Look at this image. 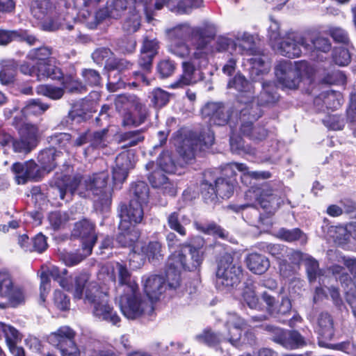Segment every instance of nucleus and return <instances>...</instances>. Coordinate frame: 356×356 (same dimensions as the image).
<instances>
[{"label":"nucleus","instance_id":"a19ab883","mask_svg":"<svg viewBox=\"0 0 356 356\" xmlns=\"http://www.w3.org/2000/svg\"><path fill=\"white\" fill-rule=\"evenodd\" d=\"M108 129H103L92 133L90 132V145L86 148V152H90L97 149H102L107 146Z\"/></svg>","mask_w":356,"mask_h":356},{"label":"nucleus","instance_id":"4468645a","mask_svg":"<svg viewBox=\"0 0 356 356\" xmlns=\"http://www.w3.org/2000/svg\"><path fill=\"white\" fill-rule=\"evenodd\" d=\"M265 330L272 334V340L288 349H296L305 344L302 336L296 330H284L271 325H265Z\"/></svg>","mask_w":356,"mask_h":356},{"label":"nucleus","instance_id":"e433bc0d","mask_svg":"<svg viewBox=\"0 0 356 356\" xmlns=\"http://www.w3.org/2000/svg\"><path fill=\"white\" fill-rule=\"evenodd\" d=\"M154 58V56H153L140 51V55L138 59V65L141 71L134 72V75L137 79L141 80L146 85H149V81L147 79L145 74L151 72Z\"/></svg>","mask_w":356,"mask_h":356},{"label":"nucleus","instance_id":"69168bd1","mask_svg":"<svg viewBox=\"0 0 356 356\" xmlns=\"http://www.w3.org/2000/svg\"><path fill=\"white\" fill-rule=\"evenodd\" d=\"M346 79L342 72L331 69L324 73L322 82L326 84H343L346 82Z\"/></svg>","mask_w":356,"mask_h":356},{"label":"nucleus","instance_id":"4be33fe9","mask_svg":"<svg viewBox=\"0 0 356 356\" xmlns=\"http://www.w3.org/2000/svg\"><path fill=\"white\" fill-rule=\"evenodd\" d=\"M257 201L263 209L270 214L274 213L283 202L277 192L269 187L262 188Z\"/></svg>","mask_w":356,"mask_h":356},{"label":"nucleus","instance_id":"338daca9","mask_svg":"<svg viewBox=\"0 0 356 356\" xmlns=\"http://www.w3.org/2000/svg\"><path fill=\"white\" fill-rule=\"evenodd\" d=\"M201 194L207 203L213 202L218 199V193L215 185L204 180L200 185Z\"/></svg>","mask_w":356,"mask_h":356},{"label":"nucleus","instance_id":"7ed1b4c3","mask_svg":"<svg viewBox=\"0 0 356 356\" xmlns=\"http://www.w3.org/2000/svg\"><path fill=\"white\" fill-rule=\"evenodd\" d=\"M84 300L86 303L91 305L95 316L119 326L121 320L120 316L108 304L107 294L100 291L96 283H90L87 286Z\"/></svg>","mask_w":356,"mask_h":356},{"label":"nucleus","instance_id":"f257e3e1","mask_svg":"<svg viewBox=\"0 0 356 356\" xmlns=\"http://www.w3.org/2000/svg\"><path fill=\"white\" fill-rule=\"evenodd\" d=\"M89 185L88 177L83 181L82 176L79 174L67 175L56 173L49 182L48 194H52L55 195L54 198L58 197L60 200H64L67 191L71 195L78 194L82 197H92Z\"/></svg>","mask_w":356,"mask_h":356},{"label":"nucleus","instance_id":"1a4fd4ad","mask_svg":"<svg viewBox=\"0 0 356 356\" xmlns=\"http://www.w3.org/2000/svg\"><path fill=\"white\" fill-rule=\"evenodd\" d=\"M89 186L92 196L96 204H99L101 209L107 208L111 202L112 190L107 185L108 175L106 172L94 173L88 176Z\"/></svg>","mask_w":356,"mask_h":356},{"label":"nucleus","instance_id":"680f3d73","mask_svg":"<svg viewBox=\"0 0 356 356\" xmlns=\"http://www.w3.org/2000/svg\"><path fill=\"white\" fill-rule=\"evenodd\" d=\"M242 298L243 302L250 309H257L260 307L259 300L256 294L254 287L253 286H246L244 288L242 293Z\"/></svg>","mask_w":356,"mask_h":356},{"label":"nucleus","instance_id":"864d4df0","mask_svg":"<svg viewBox=\"0 0 356 356\" xmlns=\"http://www.w3.org/2000/svg\"><path fill=\"white\" fill-rule=\"evenodd\" d=\"M92 58L97 65H105V67L108 69V63L113 60V53L108 48L100 47L92 54Z\"/></svg>","mask_w":356,"mask_h":356},{"label":"nucleus","instance_id":"20e7f679","mask_svg":"<svg viewBox=\"0 0 356 356\" xmlns=\"http://www.w3.org/2000/svg\"><path fill=\"white\" fill-rule=\"evenodd\" d=\"M115 300L119 305L122 314L128 319L134 320L145 315L151 316L154 312L152 302L142 297L139 289L118 294Z\"/></svg>","mask_w":356,"mask_h":356},{"label":"nucleus","instance_id":"f704fd0d","mask_svg":"<svg viewBox=\"0 0 356 356\" xmlns=\"http://www.w3.org/2000/svg\"><path fill=\"white\" fill-rule=\"evenodd\" d=\"M181 212L178 211L172 212L167 218L168 225L169 227L177 232L179 235L184 236L186 235V230L184 225L181 224H188L190 220L185 216H181V221H180Z\"/></svg>","mask_w":356,"mask_h":356},{"label":"nucleus","instance_id":"2eb2a0df","mask_svg":"<svg viewBox=\"0 0 356 356\" xmlns=\"http://www.w3.org/2000/svg\"><path fill=\"white\" fill-rule=\"evenodd\" d=\"M72 234L81 239L82 248L86 250V254H90L97 238L95 225L87 219H83L75 223Z\"/></svg>","mask_w":356,"mask_h":356},{"label":"nucleus","instance_id":"c9c22d12","mask_svg":"<svg viewBox=\"0 0 356 356\" xmlns=\"http://www.w3.org/2000/svg\"><path fill=\"white\" fill-rule=\"evenodd\" d=\"M192 31L189 24L184 23L167 29L165 33L170 41H184L188 36L192 38Z\"/></svg>","mask_w":356,"mask_h":356},{"label":"nucleus","instance_id":"58836bf2","mask_svg":"<svg viewBox=\"0 0 356 356\" xmlns=\"http://www.w3.org/2000/svg\"><path fill=\"white\" fill-rule=\"evenodd\" d=\"M38 80L49 78L53 80H60L63 77L61 70L53 65L48 63H39L38 66Z\"/></svg>","mask_w":356,"mask_h":356},{"label":"nucleus","instance_id":"4d7b16f0","mask_svg":"<svg viewBox=\"0 0 356 356\" xmlns=\"http://www.w3.org/2000/svg\"><path fill=\"white\" fill-rule=\"evenodd\" d=\"M62 83L64 90H66L70 93L78 94L86 92V86L72 76L64 77Z\"/></svg>","mask_w":356,"mask_h":356},{"label":"nucleus","instance_id":"0eeeda50","mask_svg":"<svg viewBox=\"0 0 356 356\" xmlns=\"http://www.w3.org/2000/svg\"><path fill=\"white\" fill-rule=\"evenodd\" d=\"M214 142V134L210 129L200 135L190 133L177 144V152L186 163L195 159L197 151H202L210 147Z\"/></svg>","mask_w":356,"mask_h":356},{"label":"nucleus","instance_id":"dca6fc26","mask_svg":"<svg viewBox=\"0 0 356 356\" xmlns=\"http://www.w3.org/2000/svg\"><path fill=\"white\" fill-rule=\"evenodd\" d=\"M19 138L13 141V149L16 152L27 154L35 147L37 142V128L26 124L19 129Z\"/></svg>","mask_w":356,"mask_h":356},{"label":"nucleus","instance_id":"79ce46f5","mask_svg":"<svg viewBox=\"0 0 356 356\" xmlns=\"http://www.w3.org/2000/svg\"><path fill=\"white\" fill-rule=\"evenodd\" d=\"M164 249L159 241H152L142 248V252L146 255L149 261L153 262L163 259Z\"/></svg>","mask_w":356,"mask_h":356},{"label":"nucleus","instance_id":"ea45409f","mask_svg":"<svg viewBox=\"0 0 356 356\" xmlns=\"http://www.w3.org/2000/svg\"><path fill=\"white\" fill-rule=\"evenodd\" d=\"M277 236L282 241L290 243L300 241L302 244H305L307 241L305 234L299 228L291 229L281 228L277 231Z\"/></svg>","mask_w":356,"mask_h":356},{"label":"nucleus","instance_id":"9b49d317","mask_svg":"<svg viewBox=\"0 0 356 356\" xmlns=\"http://www.w3.org/2000/svg\"><path fill=\"white\" fill-rule=\"evenodd\" d=\"M127 5V0H108L106 7L99 9L94 15L86 19V26L90 29H94L106 17H120L124 11L129 10Z\"/></svg>","mask_w":356,"mask_h":356},{"label":"nucleus","instance_id":"de8ad7c7","mask_svg":"<svg viewBox=\"0 0 356 356\" xmlns=\"http://www.w3.org/2000/svg\"><path fill=\"white\" fill-rule=\"evenodd\" d=\"M143 140L144 136L139 130L124 132L118 136V143H123V148L136 146Z\"/></svg>","mask_w":356,"mask_h":356},{"label":"nucleus","instance_id":"a18cd8bd","mask_svg":"<svg viewBox=\"0 0 356 356\" xmlns=\"http://www.w3.org/2000/svg\"><path fill=\"white\" fill-rule=\"evenodd\" d=\"M132 195L131 200H136L140 204H146L149 199V187L147 184L142 181H136L132 184L131 188Z\"/></svg>","mask_w":356,"mask_h":356},{"label":"nucleus","instance_id":"b1692460","mask_svg":"<svg viewBox=\"0 0 356 356\" xmlns=\"http://www.w3.org/2000/svg\"><path fill=\"white\" fill-rule=\"evenodd\" d=\"M115 270L117 271L118 284L116 287V295L131 292L134 289H138V286L135 280L131 277L130 272L126 266L117 262Z\"/></svg>","mask_w":356,"mask_h":356},{"label":"nucleus","instance_id":"13d9d810","mask_svg":"<svg viewBox=\"0 0 356 356\" xmlns=\"http://www.w3.org/2000/svg\"><path fill=\"white\" fill-rule=\"evenodd\" d=\"M193 45L195 48V51L188 61L196 63L201 67L203 63H207V54L204 51V49L207 45V41H197Z\"/></svg>","mask_w":356,"mask_h":356},{"label":"nucleus","instance_id":"052dcab7","mask_svg":"<svg viewBox=\"0 0 356 356\" xmlns=\"http://www.w3.org/2000/svg\"><path fill=\"white\" fill-rule=\"evenodd\" d=\"M158 165L163 172L167 173H175L177 170L176 163L168 151H165L160 154Z\"/></svg>","mask_w":356,"mask_h":356},{"label":"nucleus","instance_id":"f8f14e48","mask_svg":"<svg viewBox=\"0 0 356 356\" xmlns=\"http://www.w3.org/2000/svg\"><path fill=\"white\" fill-rule=\"evenodd\" d=\"M143 205L136 200H131L129 204L121 203L119 205L120 229L133 228L136 225L142 222L144 216Z\"/></svg>","mask_w":356,"mask_h":356},{"label":"nucleus","instance_id":"393cba45","mask_svg":"<svg viewBox=\"0 0 356 356\" xmlns=\"http://www.w3.org/2000/svg\"><path fill=\"white\" fill-rule=\"evenodd\" d=\"M227 88L234 89L238 92V102L241 99H251L254 94L252 84L241 74H236L233 79L229 80Z\"/></svg>","mask_w":356,"mask_h":356},{"label":"nucleus","instance_id":"6e6552de","mask_svg":"<svg viewBox=\"0 0 356 356\" xmlns=\"http://www.w3.org/2000/svg\"><path fill=\"white\" fill-rule=\"evenodd\" d=\"M307 65L305 62H292L282 60L275 67L277 80L283 87L289 89H296L306 72Z\"/></svg>","mask_w":356,"mask_h":356},{"label":"nucleus","instance_id":"f3484780","mask_svg":"<svg viewBox=\"0 0 356 356\" xmlns=\"http://www.w3.org/2000/svg\"><path fill=\"white\" fill-rule=\"evenodd\" d=\"M181 68L182 74L170 85L172 88L194 85L203 79V73L197 64L193 63L191 61H184L181 63Z\"/></svg>","mask_w":356,"mask_h":356},{"label":"nucleus","instance_id":"c756f323","mask_svg":"<svg viewBox=\"0 0 356 356\" xmlns=\"http://www.w3.org/2000/svg\"><path fill=\"white\" fill-rule=\"evenodd\" d=\"M34 163H15L12 166V170L15 174V179L19 184H25L29 179L34 177V172L36 170Z\"/></svg>","mask_w":356,"mask_h":356},{"label":"nucleus","instance_id":"37998d69","mask_svg":"<svg viewBox=\"0 0 356 356\" xmlns=\"http://www.w3.org/2000/svg\"><path fill=\"white\" fill-rule=\"evenodd\" d=\"M217 30L215 24L204 22L202 26L193 27L192 38H197V41H207V38H213Z\"/></svg>","mask_w":356,"mask_h":356},{"label":"nucleus","instance_id":"2f4dec72","mask_svg":"<svg viewBox=\"0 0 356 356\" xmlns=\"http://www.w3.org/2000/svg\"><path fill=\"white\" fill-rule=\"evenodd\" d=\"M62 156V152L55 148H48L42 150L38 155V161L42 168L48 172L52 170Z\"/></svg>","mask_w":356,"mask_h":356},{"label":"nucleus","instance_id":"3c124183","mask_svg":"<svg viewBox=\"0 0 356 356\" xmlns=\"http://www.w3.org/2000/svg\"><path fill=\"white\" fill-rule=\"evenodd\" d=\"M329 271L341 283L343 289L353 285L352 278L344 267L338 264H333L329 268Z\"/></svg>","mask_w":356,"mask_h":356},{"label":"nucleus","instance_id":"39448f33","mask_svg":"<svg viewBox=\"0 0 356 356\" xmlns=\"http://www.w3.org/2000/svg\"><path fill=\"white\" fill-rule=\"evenodd\" d=\"M235 170L243 173L244 175H250L253 178H268L270 173L268 172H249L246 165L240 163H230L227 164L222 170L223 174L228 178L219 177L215 180V187L218 195L222 199L229 198L234 193L235 179L234 177L236 175Z\"/></svg>","mask_w":356,"mask_h":356},{"label":"nucleus","instance_id":"c03bdc74","mask_svg":"<svg viewBox=\"0 0 356 356\" xmlns=\"http://www.w3.org/2000/svg\"><path fill=\"white\" fill-rule=\"evenodd\" d=\"M49 108V104L42 102L38 99H33L27 102L22 109V113L26 117L39 115L44 113Z\"/></svg>","mask_w":356,"mask_h":356},{"label":"nucleus","instance_id":"a878e982","mask_svg":"<svg viewBox=\"0 0 356 356\" xmlns=\"http://www.w3.org/2000/svg\"><path fill=\"white\" fill-rule=\"evenodd\" d=\"M165 289V280L162 276L151 275L145 280L144 290L152 302L156 300Z\"/></svg>","mask_w":356,"mask_h":356},{"label":"nucleus","instance_id":"8fccbe9b","mask_svg":"<svg viewBox=\"0 0 356 356\" xmlns=\"http://www.w3.org/2000/svg\"><path fill=\"white\" fill-rule=\"evenodd\" d=\"M120 233L116 242L122 247H130L138 240V233L133 228L122 229L119 227Z\"/></svg>","mask_w":356,"mask_h":356},{"label":"nucleus","instance_id":"603ef678","mask_svg":"<svg viewBox=\"0 0 356 356\" xmlns=\"http://www.w3.org/2000/svg\"><path fill=\"white\" fill-rule=\"evenodd\" d=\"M38 95L47 97L51 99L57 100L62 98L65 90L63 88L56 87L51 85H40L36 88Z\"/></svg>","mask_w":356,"mask_h":356},{"label":"nucleus","instance_id":"ddd939ff","mask_svg":"<svg viewBox=\"0 0 356 356\" xmlns=\"http://www.w3.org/2000/svg\"><path fill=\"white\" fill-rule=\"evenodd\" d=\"M301 47L305 50H309L312 48V44L307 42L302 35L291 33L283 38L275 49L284 56L293 58L301 55Z\"/></svg>","mask_w":356,"mask_h":356},{"label":"nucleus","instance_id":"0e129e2a","mask_svg":"<svg viewBox=\"0 0 356 356\" xmlns=\"http://www.w3.org/2000/svg\"><path fill=\"white\" fill-rule=\"evenodd\" d=\"M175 70L176 63L170 59H163L156 65L157 73L161 79L171 76Z\"/></svg>","mask_w":356,"mask_h":356},{"label":"nucleus","instance_id":"cd10ccee","mask_svg":"<svg viewBox=\"0 0 356 356\" xmlns=\"http://www.w3.org/2000/svg\"><path fill=\"white\" fill-rule=\"evenodd\" d=\"M239 130L241 134L254 142L262 141L268 136V131L263 127L254 125L252 122H245L240 124Z\"/></svg>","mask_w":356,"mask_h":356},{"label":"nucleus","instance_id":"aec40b11","mask_svg":"<svg viewBox=\"0 0 356 356\" xmlns=\"http://www.w3.org/2000/svg\"><path fill=\"white\" fill-rule=\"evenodd\" d=\"M132 63L125 59H118L113 58V60L108 63V70H112L108 74V82L107 83V89L111 92H115L117 90L124 87L125 83L121 80L120 76L115 79V74L118 72H122L131 67Z\"/></svg>","mask_w":356,"mask_h":356},{"label":"nucleus","instance_id":"c85d7f7f","mask_svg":"<svg viewBox=\"0 0 356 356\" xmlns=\"http://www.w3.org/2000/svg\"><path fill=\"white\" fill-rule=\"evenodd\" d=\"M190 259L183 253H179L175 257L176 261L184 269L192 271L200 266L203 260L202 252L189 249Z\"/></svg>","mask_w":356,"mask_h":356},{"label":"nucleus","instance_id":"4c0bfd02","mask_svg":"<svg viewBox=\"0 0 356 356\" xmlns=\"http://www.w3.org/2000/svg\"><path fill=\"white\" fill-rule=\"evenodd\" d=\"M143 14H144V13L142 11L129 9L127 15L122 24L123 30L128 33L136 32L140 26L141 17Z\"/></svg>","mask_w":356,"mask_h":356},{"label":"nucleus","instance_id":"6ab92c4d","mask_svg":"<svg viewBox=\"0 0 356 356\" xmlns=\"http://www.w3.org/2000/svg\"><path fill=\"white\" fill-rule=\"evenodd\" d=\"M76 332L69 326H62L48 337V341L59 349L60 351L76 345L74 337Z\"/></svg>","mask_w":356,"mask_h":356},{"label":"nucleus","instance_id":"6e6d98bb","mask_svg":"<svg viewBox=\"0 0 356 356\" xmlns=\"http://www.w3.org/2000/svg\"><path fill=\"white\" fill-rule=\"evenodd\" d=\"M230 148L233 153L237 154H254V149L244 145V142L240 136H234V129L232 131L230 136Z\"/></svg>","mask_w":356,"mask_h":356},{"label":"nucleus","instance_id":"bb28decb","mask_svg":"<svg viewBox=\"0 0 356 356\" xmlns=\"http://www.w3.org/2000/svg\"><path fill=\"white\" fill-rule=\"evenodd\" d=\"M317 332L325 340H331L334 335V320L332 316L326 312L319 314L316 320Z\"/></svg>","mask_w":356,"mask_h":356},{"label":"nucleus","instance_id":"9d476101","mask_svg":"<svg viewBox=\"0 0 356 356\" xmlns=\"http://www.w3.org/2000/svg\"><path fill=\"white\" fill-rule=\"evenodd\" d=\"M202 115L210 125L225 126L229 123L231 131L234 129L232 108L221 103L207 104L202 109Z\"/></svg>","mask_w":356,"mask_h":356},{"label":"nucleus","instance_id":"5fc2aeb1","mask_svg":"<svg viewBox=\"0 0 356 356\" xmlns=\"http://www.w3.org/2000/svg\"><path fill=\"white\" fill-rule=\"evenodd\" d=\"M196 339L199 341L204 343L209 346H216L223 340H225V337H223L219 333L212 331L211 329L204 330L202 333L196 336Z\"/></svg>","mask_w":356,"mask_h":356},{"label":"nucleus","instance_id":"5701e85b","mask_svg":"<svg viewBox=\"0 0 356 356\" xmlns=\"http://www.w3.org/2000/svg\"><path fill=\"white\" fill-rule=\"evenodd\" d=\"M116 109L119 112L128 111L134 108L138 113H141L143 119L145 115L146 107L142 104L140 99L132 94H122L118 95L115 100Z\"/></svg>","mask_w":356,"mask_h":356},{"label":"nucleus","instance_id":"423d86ee","mask_svg":"<svg viewBox=\"0 0 356 356\" xmlns=\"http://www.w3.org/2000/svg\"><path fill=\"white\" fill-rule=\"evenodd\" d=\"M242 277V268L235 253L225 252L218 261L216 282L225 287L236 286Z\"/></svg>","mask_w":356,"mask_h":356},{"label":"nucleus","instance_id":"72a5a7b5","mask_svg":"<svg viewBox=\"0 0 356 356\" xmlns=\"http://www.w3.org/2000/svg\"><path fill=\"white\" fill-rule=\"evenodd\" d=\"M238 42L237 49L241 54H252L255 51L254 36L248 32H238L235 35Z\"/></svg>","mask_w":356,"mask_h":356},{"label":"nucleus","instance_id":"e2e57ef3","mask_svg":"<svg viewBox=\"0 0 356 356\" xmlns=\"http://www.w3.org/2000/svg\"><path fill=\"white\" fill-rule=\"evenodd\" d=\"M129 9L136 11H142L145 15L148 21L152 18V7L148 3V0H127Z\"/></svg>","mask_w":356,"mask_h":356},{"label":"nucleus","instance_id":"a211bd4d","mask_svg":"<svg viewBox=\"0 0 356 356\" xmlns=\"http://www.w3.org/2000/svg\"><path fill=\"white\" fill-rule=\"evenodd\" d=\"M134 154L129 152L119 154L113 168V179L115 185L122 184L128 177L129 172L134 167Z\"/></svg>","mask_w":356,"mask_h":356},{"label":"nucleus","instance_id":"412c9836","mask_svg":"<svg viewBox=\"0 0 356 356\" xmlns=\"http://www.w3.org/2000/svg\"><path fill=\"white\" fill-rule=\"evenodd\" d=\"M239 103L243 106L239 109V120L241 124L245 122H256L262 115L260 105L255 101L253 96L251 99H241Z\"/></svg>","mask_w":356,"mask_h":356},{"label":"nucleus","instance_id":"49530a36","mask_svg":"<svg viewBox=\"0 0 356 356\" xmlns=\"http://www.w3.org/2000/svg\"><path fill=\"white\" fill-rule=\"evenodd\" d=\"M304 264L309 283L315 282L317 278L323 275V270L319 268L318 261L312 257H307Z\"/></svg>","mask_w":356,"mask_h":356},{"label":"nucleus","instance_id":"09e8293b","mask_svg":"<svg viewBox=\"0 0 356 356\" xmlns=\"http://www.w3.org/2000/svg\"><path fill=\"white\" fill-rule=\"evenodd\" d=\"M340 94L333 90H328L323 92L320 96L315 99L314 103L318 104L321 101L327 108L337 109L341 104Z\"/></svg>","mask_w":356,"mask_h":356},{"label":"nucleus","instance_id":"774afa93","mask_svg":"<svg viewBox=\"0 0 356 356\" xmlns=\"http://www.w3.org/2000/svg\"><path fill=\"white\" fill-rule=\"evenodd\" d=\"M168 51L171 54L179 58H185L190 54V47L185 41H170Z\"/></svg>","mask_w":356,"mask_h":356},{"label":"nucleus","instance_id":"bf43d9fd","mask_svg":"<svg viewBox=\"0 0 356 356\" xmlns=\"http://www.w3.org/2000/svg\"><path fill=\"white\" fill-rule=\"evenodd\" d=\"M148 179L152 187L163 188L167 189L171 184L168 182V177L160 168L154 170L148 176Z\"/></svg>","mask_w":356,"mask_h":356},{"label":"nucleus","instance_id":"473e14b6","mask_svg":"<svg viewBox=\"0 0 356 356\" xmlns=\"http://www.w3.org/2000/svg\"><path fill=\"white\" fill-rule=\"evenodd\" d=\"M279 99V95L275 91V87L270 81H264L262 83V91L256 101L260 106H270L277 102Z\"/></svg>","mask_w":356,"mask_h":356},{"label":"nucleus","instance_id":"f03ea898","mask_svg":"<svg viewBox=\"0 0 356 356\" xmlns=\"http://www.w3.org/2000/svg\"><path fill=\"white\" fill-rule=\"evenodd\" d=\"M31 12L44 31H54L59 29H73L72 25L65 23V18L58 14L56 4L51 0H33Z\"/></svg>","mask_w":356,"mask_h":356},{"label":"nucleus","instance_id":"7c9ffc66","mask_svg":"<svg viewBox=\"0 0 356 356\" xmlns=\"http://www.w3.org/2000/svg\"><path fill=\"white\" fill-rule=\"evenodd\" d=\"M246 263L248 269L255 274H263L270 267V262L265 256L252 252L248 255Z\"/></svg>","mask_w":356,"mask_h":356}]
</instances>
